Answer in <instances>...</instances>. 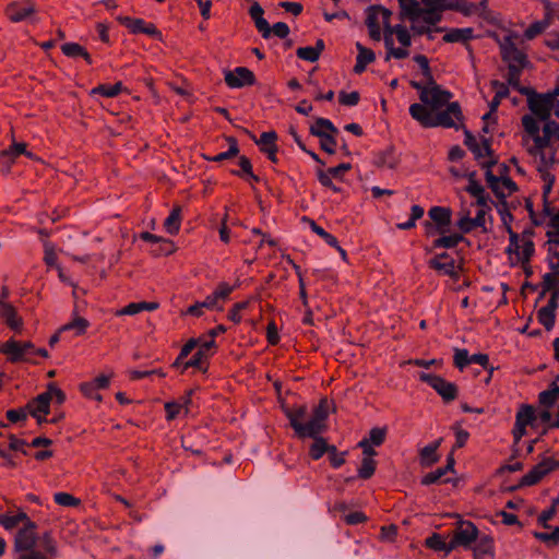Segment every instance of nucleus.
<instances>
[{
	"instance_id": "obj_24",
	"label": "nucleus",
	"mask_w": 559,
	"mask_h": 559,
	"mask_svg": "<svg viewBox=\"0 0 559 559\" xmlns=\"http://www.w3.org/2000/svg\"><path fill=\"white\" fill-rule=\"evenodd\" d=\"M263 9L258 3L254 2L249 10V14L251 19L254 21L257 29L261 33L263 38H269L271 36V26L267 21L263 17Z\"/></svg>"
},
{
	"instance_id": "obj_16",
	"label": "nucleus",
	"mask_w": 559,
	"mask_h": 559,
	"mask_svg": "<svg viewBox=\"0 0 559 559\" xmlns=\"http://www.w3.org/2000/svg\"><path fill=\"white\" fill-rule=\"evenodd\" d=\"M254 74L245 67H238L233 71L225 72V82L230 88H240L254 84Z\"/></svg>"
},
{
	"instance_id": "obj_6",
	"label": "nucleus",
	"mask_w": 559,
	"mask_h": 559,
	"mask_svg": "<svg viewBox=\"0 0 559 559\" xmlns=\"http://www.w3.org/2000/svg\"><path fill=\"white\" fill-rule=\"evenodd\" d=\"M432 223L426 222V234L432 236L436 234H445L449 231L452 212L449 207L433 206L428 212Z\"/></svg>"
},
{
	"instance_id": "obj_10",
	"label": "nucleus",
	"mask_w": 559,
	"mask_h": 559,
	"mask_svg": "<svg viewBox=\"0 0 559 559\" xmlns=\"http://www.w3.org/2000/svg\"><path fill=\"white\" fill-rule=\"evenodd\" d=\"M419 379L428 383L445 402H451L457 396V388L454 383L447 381L440 376L421 372Z\"/></svg>"
},
{
	"instance_id": "obj_54",
	"label": "nucleus",
	"mask_w": 559,
	"mask_h": 559,
	"mask_svg": "<svg viewBox=\"0 0 559 559\" xmlns=\"http://www.w3.org/2000/svg\"><path fill=\"white\" fill-rule=\"evenodd\" d=\"M548 26H549V22L548 21H537V22H534L524 32V37L527 40L534 39L536 36L542 34L543 32H545Z\"/></svg>"
},
{
	"instance_id": "obj_50",
	"label": "nucleus",
	"mask_w": 559,
	"mask_h": 559,
	"mask_svg": "<svg viewBox=\"0 0 559 559\" xmlns=\"http://www.w3.org/2000/svg\"><path fill=\"white\" fill-rule=\"evenodd\" d=\"M386 433V427H373L369 431V437L362 440L369 441L371 445L380 447L385 441Z\"/></svg>"
},
{
	"instance_id": "obj_13",
	"label": "nucleus",
	"mask_w": 559,
	"mask_h": 559,
	"mask_svg": "<svg viewBox=\"0 0 559 559\" xmlns=\"http://www.w3.org/2000/svg\"><path fill=\"white\" fill-rule=\"evenodd\" d=\"M198 350L194 353V355L186 361L182 365L181 372H185L188 368H198L202 372H205L207 370V359L210 357V350L214 347L215 341L213 340H206L201 341L198 340Z\"/></svg>"
},
{
	"instance_id": "obj_53",
	"label": "nucleus",
	"mask_w": 559,
	"mask_h": 559,
	"mask_svg": "<svg viewBox=\"0 0 559 559\" xmlns=\"http://www.w3.org/2000/svg\"><path fill=\"white\" fill-rule=\"evenodd\" d=\"M376 461L371 457H362L361 465L358 468V476L362 479L370 478L376 471Z\"/></svg>"
},
{
	"instance_id": "obj_27",
	"label": "nucleus",
	"mask_w": 559,
	"mask_h": 559,
	"mask_svg": "<svg viewBox=\"0 0 559 559\" xmlns=\"http://www.w3.org/2000/svg\"><path fill=\"white\" fill-rule=\"evenodd\" d=\"M429 266L443 275H448L452 278L457 280L460 276V267L456 266L454 259L441 261L439 259H431L428 262Z\"/></svg>"
},
{
	"instance_id": "obj_12",
	"label": "nucleus",
	"mask_w": 559,
	"mask_h": 559,
	"mask_svg": "<svg viewBox=\"0 0 559 559\" xmlns=\"http://www.w3.org/2000/svg\"><path fill=\"white\" fill-rule=\"evenodd\" d=\"M463 126V114L457 102L449 103L442 111L435 115V127L455 128Z\"/></svg>"
},
{
	"instance_id": "obj_58",
	"label": "nucleus",
	"mask_w": 559,
	"mask_h": 559,
	"mask_svg": "<svg viewBox=\"0 0 559 559\" xmlns=\"http://www.w3.org/2000/svg\"><path fill=\"white\" fill-rule=\"evenodd\" d=\"M414 61L420 67L423 75L428 83H433V76L429 67V61L424 55H416Z\"/></svg>"
},
{
	"instance_id": "obj_26",
	"label": "nucleus",
	"mask_w": 559,
	"mask_h": 559,
	"mask_svg": "<svg viewBox=\"0 0 559 559\" xmlns=\"http://www.w3.org/2000/svg\"><path fill=\"white\" fill-rule=\"evenodd\" d=\"M356 48L358 50V55L356 58V64L354 67V72L357 74L362 73L366 70V67L373 62L376 59L374 52L362 46L360 43H356Z\"/></svg>"
},
{
	"instance_id": "obj_45",
	"label": "nucleus",
	"mask_w": 559,
	"mask_h": 559,
	"mask_svg": "<svg viewBox=\"0 0 559 559\" xmlns=\"http://www.w3.org/2000/svg\"><path fill=\"white\" fill-rule=\"evenodd\" d=\"M535 419V411L531 405H521L515 416L518 426L527 427Z\"/></svg>"
},
{
	"instance_id": "obj_22",
	"label": "nucleus",
	"mask_w": 559,
	"mask_h": 559,
	"mask_svg": "<svg viewBox=\"0 0 559 559\" xmlns=\"http://www.w3.org/2000/svg\"><path fill=\"white\" fill-rule=\"evenodd\" d=\"M437 10L442 14L445 10H454L463 13L464 15L474 14L476 7L466 0H436Z\"/></svg>"
},
{
	"instance_id": "obj_34",
	"label": "nucleus",
	"mask_w": 559,
	"mask_h": 559,
	"mask_svg": "<svg viewBox=\"0 0 559 559\" xmlns=\"http://www.w3.org/2000/svg\"><path fill=\"white\" fill-rule=\"evenodd\" d=\"M390 33V37L396 36L397 41L403 47H409L412 45V36L411 32L403 24L390 25L386 32H384L383 36H386Z\"/></svg>"
},
{
	"instance_id": "obj_37",
	"label": "nucleus",
	"mask_w": 559,
	"mask_h": 559,
	"mask_svg": "<svg viewBox=\"0 0 559 559\" xmlns=\"http://www.w3.org/2000/svg\"><path fill=\"white\" fill-rule=\"evenodd\" d=\"M26 153V144L25 143H14L8 150H3L0 152V162L8 166L14 162L15 157L20 154Z\"/></svg>"
},
{
	"instance_id": "obj_47",
	"label": "nucleus",
	"mask_w": 559,
	"mask_h": 559,
	"mask_svg": "<svg viewBox=\"0 0 559 559\" xmlns=\"http://www.w3.org/2000/svg\"><path fill=\"white\" fill-rule=\"evenodd\" d=\"M507 231L509 234V246L506 248V253L509 257V260L513 258V254L520 249L522 239H523V233L521 235L516 234L512 230L511 225L507 226Z\"/></svg>"
},
{
	"instance_id": "obj_23",
	"label": "nucleus",
	"mask_w": 559,
	"mask_h": 559,
	"mask_svg": "<svg viewBox=\"0 0 559 559\" xmlns=\"http://www.w3.org/2000/svg\"><path fill=\"white\" fill-rule=\"evenodd\" d=\"M35 12L34 4L31 2H13L7 7L5 13L12 22H21Z\"/></svg>"
},
{
	"instance_id": "obj_2",
	"label": "nucleus",
	"mask_w": 559,
	"mask_h": 559,
	"mask_svg": "<svg viewBox=\"0 0 559 559\" xmlns=\"http://www.w3.org/2000/svg\"><path fill=\"white\" fill-rule=\"evenodd\" d=\"M330 403L326 399H321L319 404L313 408L310 419L304 423L308 413L306 405H299L285 409V415L289 419V424L295 433L299 438H312L313 443L310 447L309 454L313 460L321 459L329 444L320 435L326 430V419L329 416Z\"/></svg>"
},
{
	"instance_id": "obj_55",
	"label": "nucleus",
	"mask_w": 559,
	"mask_h": 559,
	"mask_svg": "<svg viewBox=\"0 0 559 559\" xmlns=\"http://www.w3.org/2000/svg\"><path fill=\"white\" fill-rule=\"evenodd\" d=\"M41 542L44 547L43 554L50 559L55 558L57 556V545L49 532L43 534Z\"/></svg>"
},
{
	"instance_id": "obj_17",
	"label": "nucleus",
	"mask_w": 559,
	"mask_h": 559,
	"mask_svg": "<svg viewBox=\"0 0 559 559\" xmlns=\"http://www.w3.org/2000/svg\"><path fill=\"white\" fill-rule=\"evenodd\" d=\"M551 459L545 457L536 464L527 474H525L521 481V486H532L537 484L544 476L552 471Z\"/></svg>"
},
{
	"instance_id": "obj_11",
	"label": "nucleus",
	"mask_w": 559,
	"mask_h": 559,
	"mask_svg": "<svg viewBox=\"0 0 559 559\" xmlns=\"http://www.w3.org/2000/svg\"><path fill=\"white\" fill-rule=\"evenodd\" d=\"M452 94L442 90L433 80L429 83V90L420 93V102L431 108L435 112L439 111L444 105L449 104Z\"/></svg>"
},
{
	"instance_id": "obj_29",
	"label": "nucleus",
	"mask_w": 559,
	"mask_h": 559,
	"mask_svg": "<svg viewBox=\"0 0 559 559\" xmlns=\"http://www.w3.org/2000/svg\"><path fill=\"white\" fill-rule=\"evenodd\" d=\"M156 301L131 302L116 312V316H134L141 311H154L158 309Z\"/></svg>"
},
{
	"instance_id": "obj_33",
	"label": "nucleus",
	"mask_w": 559,
	"mask_h": 559,
	"mask_svg": "<svg viewBox=\"0 0 559 559\" xmlns=\"http://www.w3.org/2000/svg\"><path fill=\"white\" fill-rule=\"evenodd\" d=\"M425 544L428 548L436 551H443L445 555H449L452 550L455 549L451 539L447 543L444 538L437 533H433L431 536H429Z\"/></svg>"
},
{
	"instance_id": "obj_30",
	"label": "nucleus",
	"mask_w": 559,
	"mask_h": 559,
	"mask_svg": "<svg viewBox=\"0 0 559 559\" xmlns=\"http://www.w3.org/2000/svg\"><path fill=\"white\" fill-rule=\"evenodd\" d=\"M324 41L322 39H318L316 41V46L313 47H299L296 51V55L301 60L316 62L320 58V55L324 50Z\"/></svg>"
},
{
	"instance_id": "obj_61",
	"label": "nucleus",
	"mask_w": 559,
	"mask_h": 559,
	"mask_svg": "<svg viewBox=\"0 0 559 559\" xmlns=\"http://www.w3.org/2000/svg\"><path fill=\"white\" fill-rule=\"evenodd\" d=\"M360 99V95L358 92L354 91L350 93H346L344 91L338 94V102L344 106H356Z\"/></svg>"
},
{
	"instance_id": "obj_25",
	"label": "nucleus",
	"mask_w": 559,
	"mask_h": 559,
	"mask_svg": "<svg viewBox=\"0 0 559 559\" xmlns=\"http://www.w3.org/2000/svg\"><path fill=\"white\" fill-rule=\"evenodd\" d=\"M50 402H51V392H45L37 397H35L33 401H31L26 408L28 409L29 414L32 416H37V414L47 415L50 409Z\"/></svg>"
},
{
	"instance_id": "obj_48",
	"label": "nucleus",
	"mask_w": 559,
	"mask_h": 559,
	"mask_svg": "<svg viewBox=\"0 0 559 559\" xmlns=\"http://www.w3.org/2000/svg\"><path fill=\"white\" fill-rule=\"evenodd\" d=\"M463 239V236L459 234L442 236L433 241V248L451 249L456 247Z\"/></svg>"
},
{
	"instance_id": "obj_59",
	"label": "nucleus",
	"mask_w": 559,
	"mask_h": 559,
	"mask_svg": "<svg viewBox=\"0 0 559 559\" xmlns=\"http://www.w3.org/2000/svg\"><path fill=\"white\" fill-rule=\"evenodd\" d=\"M55 502L62 507H76L80 500L68 492H57L53 496Z\"/></svg>"
},
{
	"instance_id": "obj_44",
	"label": "nucleus",
	"mask_w": 559,
	"mask_h": 559,
	"mask_svg": "<svg viewBox=\"0 0 559 559\" xmlns=\"http://www.w3.org/2000/svg\"><path fill=\"white\" fill-rule=\"evenodd\" d=\"M472 28H452L443 36V40L445 43H465L472 38Z\"/></svg>"
},
{
	"instance_id": "obj_8",
	"label": "nucleus",
	"mask_w": 559,
	"mask_h": 559,
	"mask_svg": "<svg viewBox=\"0 0 559 559\" xmlns=\"http://www.w3.org/2000/svg\"><path fill=\"white\" fill-rule=\"evenodd\" d=\"M37 525L32 520L20 528L14 537L13 549L15 552L23 554L31 550H36L35 545L37 542Z\"/></svg>"
},
{
	"instance_id": "obj_9",
	"label": "nucleus",
	"mask_w": 559,
	"mask_h": 559,
	"mask_svg": "<svg viewBox=\"0 0 559 559\" xmlns=\"http://www.w3.org/2000/svg\"><path fill=\"white\" fill-rule=\"evenodd\" d=\"M478 537V528L471 521L459 520L453 531L451 540L454 548H468Z\"/></svg>"
},
{
	"instance_id": "obj_20",
	"label": "nucleus",
	"mask_w": 559,
	"mask_h": 559,
	"mask_svg": "<svg viewBox=\"0 0 559 559\" xmlns=\"http://www.w3.org/2000/svg\"><path fill=\"white\" fill-rule=\"evenodd\" d=\"M0 319L15 332H21L23 329V319L17 314L16 308L12 304H1Z\"/></svg>"
},
{
	"instance_id": "obj_62",
	"label": "nucleus",
	"mask_w": 559,
	"mask_h": 559,
	"mask_svg": "<svg viewBox=\"0 0 559 559\" xmlns=\"http://www.w3.org/2000/svg\"><path fill=\"white\" fill-rule=\"evenodd\" d=\"M377 163L379 166L394 168L397 164V160L394 156L393 150H386L382 155L379 156V159Z\"/></svg>"
},
{
	"instance_id": "obj_56",
	"label": "nucleus",
	"mask_w": 559,
	"mask_h": 559,
	"mask_svg": "<svg viewBox=\"0 0 559 559\" xmlns=\"http://www.w3.org/2000/svg\"><path fill=\"white\" fill-rule=\"evenodd\" d=\"M229 148L211 158L213 162H222L235 157L239 153L238 143L235 138H228Z\"/></svg>"
},
{
	"instance_id": "obj_28",
	"label": "nucleus",
	"mask_w": 559,
	"mask_h": 559,
	"mask_svg": "<svg viewBox=\"0 0 559 559\" xmlns=\"http://www.w3.org/2000/svg\"><path fill=\"white\" fill-rule=\"evenodd\" d=\"M556 307V301L550 299L548 304L542 307L537 312L539 323L543 324L547 331H550L555 325Z\"/></svg>"
},
{
	"instance_id": "obj_38",
	"label": "nucleus",
	"mask_w": 559,
	"mask_h": 559,
	"mask_svg": "<svg viewBox=\"0 0 559 559\" xmlns=\"http://www.w3.org/2000/svg\"><path fill=\"white\" fill-rule=\"evenodd\" d=\"M399 4L401 8L400 15L402 20L417 17L420 13L421 7L417 0H399Z\"/></svg>"
},
{
	"instance_id": "obj_3",
	"label": "nucleus",
	"mask_w": 559,
	"mask_h": 559,
	"mask_svg": "<svg viewBox=\"0 0 559 559\" xmlns=\"http://www.w3.org/2000/svg\"><path fill=\"white\" fill-rule=\"evenodd\" d=\"M518 35L512 33L504 36L499 41L501 57L508 63V84L521 93H525L524 87L520 85V76L522 70L528 64L526 55L515 45Z\"/></svg>"
},
{
	"instance_id": "obj_14",
	"label": "nucleus",
	"mask_w": 559,
	"mask_h": 559,
	"mask_svg": "<svg viewBox=\"0 0 559 559\" xmlns=\"http://www.w3.org/2000/svg\"><path fill=\"white\" fill-rule=\"evenodd\" d=\"M532 235H533V233L531 230L523 231V239H522L521 247L513 254V258L510 259L511 265L514 266V265L520 264L525 270L527 275L530 274L527 272V266L530 265L531 259L535 252V246L532 240Z\"/></svg>"
},
{
	"instance_id": "obj_63",
	"label": "nucleus",
	"mask_w": 559,
	"mask_h": 559,
	"mask_svg": "<svg viewBox=\"0 0 559 559\" xmlns=\"http://www.w3.org/2000/svg\"><path fill=\"white\" fill-rule=\"evenodd\" d=\"M447 474V468L439 467L433 472L428 473L421 479V484L425 486L437 483L441 477Z\"/></svg>"
},
{
	"instance_id": "obj_64",
	"label": "nucleus",
	"mask_w": 559,
	"mask_h": 559,
	"mask_svg": "<svg viewBox=\"0 0 559 559\" xmlns=\"http://www.w3.org/2000/svg\"><path fill=\"white\" fill-rule=\"evenodd\" d=\"M472 197L485 192L484 187L475 179V173L468 175V185L465 189Z\"/></svg>"
},
{
	"instance_id": "obj_7",
	"label": "nucleus",
	"mask_w": 559,
	"mask_h": 559,
	"mask_svg": "<svg viewBox=\"0 0 559 559\" xmlns=\"http://www.w3.org/2000/svg\"><path fill=\"white\" fill-rule=\"evenodd\" d=\"M2 354L8 356L10 362L29 361L31 356L35 355V346L31 342L10 338L2 344Z\"/></svg>"
},
{
	"instance_id": "obj_49",
	"label": "nucleus",
	"mask_w": 559,
	"mask_h": 559,
	"mask_svg": "<svg viewBox=\"0 0 559 559\" xmlns=\"http://www.w3.org/2000/svg\"><path fill=\"white\" fill-rule=\"evenodd\" d=\"M122 90V83L117 82L114 85L102 84L92 90V94H99L105 97H115Z\"/></svg>"
},
{
	"instance_id": "obj_40",
	"label": "nucleus",
	"mask_w": 559,
	"mask_h": 559,
	"mask_svg": "<svg viewBox=\"0 0 559 559\" xmlns=\"http://www.w3.org/2000/svg\"><path fill=\"white\" fill-rule=\"evenodd\" d=\"M181 226V207L175 206L168 217L164 222L166 231L170 235L178 234Z\"/></svg>"
},
{
	"instance_id": "obj_51",
	"label": "nucleus",
	"mask_w": 559,
	"mask_h": 559,
	"mask_svg": "<svg viewBox=\"0 0 559 559\" xmlns=\"http://www.w3.org/2000/svg\"><path fill=\"white\" fill-rule=\"evenodd\" d=\"M231 292L233 287L229 286L227 283H219L215 292L212 295L207 296L206 305H216L218 299L227 298Z\"/></svg>"
},
{
	"instance_id": "obj_15",
	"label": "nucleus",
	"mask_w": 559,
	"mask_h": 559,
	"mask_svg": "<svg viewBox=\"0 0 559 559\" xmlns=\"http://www.w3.org/2000/svg\"><path fill=\"white\" fill-rule=\"evenodd\" d=\"M117 21L126 26L132 34H146L159 40L163 39L162 33L153 23H146L142 19H133L130 16H117Z\"/></svg>"
},
{
	"instance_id": "obj_19",
	"label": "nucleus",
	"mask_w": 559,
	"mask_h": 559,
	"mask_svg": "<svg viewBox=\"0 0 559 559\" xmlns=\"http://www.w3.org/2000/svg\"><path fill=\"white\" fill-rule=\"evenodd\" d=\"M409 114L413 119L419 122L425 128L435 127V115L436 112L424 103L412 104L409 107Z\"/></svg>"
},
{
	"instance_id": "obj_32",
	"label": "nucleus",
	"mask_w": 559,
	"mask_h": 559,
	"mask_svg": "<svg viewBox=\"0 0 559 559\" xmlns=\"http://www.w3.org/2000/svg\"><path fill=\"white\" fill-rule=\"evenodd\" d=\"M441 441L442 439H439L435 442L429 443L428 445L420 450V464L423 466L429 467L439 461L437 450L440 447Z\"/></svg>"
},
{
	"instance_id": "obj_35",
	"label": "nucleus",
	"mask_w": 559,
	"mask_h": 559,
	"mask_svg": "<svg viewBox=\"0 0 559 559\" xmlns=\"http://www.w3.org/2000/svg\"><path fill=\"white\" fill-rule=\"evenodd\" d=\"M338 130L334 124L325 118H318L316 123L310 127V133L318 138H323L330 133H337Z\"/></svg>"
},
{
	"instance_id": "obj_41",
	"label": "nucleus",
	"mask_w": 559,
	"mask_h": 559,
	"mask_svg": "<svg viewBox=\"0 0 559 559\" xmlns=\"http://www.w3.org/2000/svg\"><path fill=\"white\" fill-rule=\"evenodd\" d=\"M190 394L188 396L182 397V402H167L165 404L166 418L168 420H173L180 414L182 409L188 413V404L190 403Z\"/></svg>"
},
{
	"instance_id": "obj_21",
	"label": "nucleus",
	"mask_w": 559,
	"mask_h": 559,
	"mask_svg": "<svg viewBox=\"0 0 559 559\" xmlns=\"http://www.w3.org/2000/svg\"><path fill=\"white\" fill-rule=\"evenodd\" d=\"M251 138L260 146L261 151L264 152L273 163L277 162V146L275 143L277 135L274 131L263 132L260 135L259 140H257L254 135H252Z\"/></svg>"
},
{
	"instance_id": "obj_43",
	"label": "nucleus",
	"mask_w": 559,
	"mask_h": 559,
	"mask_svg": "<svg viewBox=\"0 0 559 559\" xmlns=\"http://www.w3.org/2000/svg\"><path fill=\"white\" fill-rule=\"evenodd\" d=\"M88 326L90 322L85 318L74 314L72 321L63 324L59 329V332L73 330L75 332V335H83L88 329Z\"/></svg>"
},
{
	"instance_id": "obj_18",
	"label": "nucleus",
	"mask_w": 559,
	"mask_h": 559,
	"mask_svg": "<svg viewBox=\"0 0 559 559\" xmlns=\"http://www.w3.org/2000/svg\"><path fill=\"white\" fill-rule=\"evenodd\" d=\"M464 144L475 155V158L480 160L491 155L490 143L488 139H483L481 143H478L476 138L468 131L464 130Z\"/></svg>"
},
{
	"instance_id": "obj_42",
	"label": "nucleus",
	"mask_w": 559,
	"mask_h": 559,
	"mask_svg": "<svg viewBox=\"0 0 559 559\" xmlns=\"http://www.w3.org/2000/svg\"><path fill=\"white\" fill-rule=\"evenodd\" d=\"M418 19H420L425 24L430 27H435L441 20L442 14L437 7H425L420 9V13L418 14Z\"/></svg>"
},
{
	"instance_id": "obj_4",
	"label": "nucleus",
	"mask_w": 559,
	"mask_h": 559,
	"mask_svg": "<svg viewBox=\"0 0 559 559\" xmlns=\"http://www.w3.org/2000/svg\"><path fill=\"white\" fill-rule=\"evenodd\" d=\"M392 12L381 5H370L366 10V25L371 39L379 41L382 38L381 29L383 33L390 27Z\"/></svg>"
},
{
	"instance_id": "obj_60",
	"label": "nucleus",
	"mask_w": 559,
	"mask_h": 559,
	"mask_svg": "<svg viewBox=\"0 0 559 559\" xmlns=\"http://www.w3.org/2000/svg\"><path fill=\"white\" fill-rule=\"evenodd\" d=\"M471 356L468 355V352L467 349H460V348H456L455 352H454V365L455 367H457L460 370H462L463 368H465L467 365L471 364Z\"/></svg>"
},
{
	"instance_id": "obj_39",
	"label": "nucleus",
	"mask_w": 559,
	"mask_h": 559,
	"mask_svg": "<svg viewBox=\"0 0 559 559\" xmlns=\"http://www.w3.org/2000/svg\"><path fill=\"white\" fill-rule=\"evenodd\" d=\"M27 520H31L28 515L20 511L16 514H2L0 515V524L8 531L15 528L20 523L25 525Z\"/></svg>"
},
{
	"instance_id": "obj_31",
	"label": "nucleus",
	"mask_w": 559,
	"mask_h": 559,
	"mask_svg": "<svg viewBox=\"0 0 559 559\" xmlns=\"http://www.w3.org/2000/svg\"><path fill=\"white\" fill-rule=\"evenodd\" d=\"M384 46L386 49L385 61H389L391 58L394 59H405L409 56L408 47H395L394 39L390 37V33L386 36H383Z\"/></svg>"
},
{
	"instance_id": "obj_52",
	"label": "nucleus",
	"mask_w": 559,
	"mask_h": 559,
	"mask_svg": "<svg viewBox=\"0 0 559 559\" xmlns=\"http://www.w3.org/2000/svg\"><path fill=\"white\" fill-rule=\"evenodd\" d=\"M199 341L191 338L181 348L179 356L176 358V360L173 364V367L175 368H181L182 365L186 362L183 359L188 357V355L197 347Z\"/></svg>"
},
{
	"instance_id": "obj_1",
	"label": "nucleus",
	"mask_w": 559,
	"mask_h": 559,
	"mask_svg": "<svg viewBox=\"0 0 559 559\" xmlns=\"http://www.w3.org/2000/svg\"><path fill=\"white\" fill-rule=\"evenodd\" d=\"M523 93L527 95V105L533 115L522 117V126L527 134L523 138L526 152L544 181L543 195L546 200L550 193L555 175L552 170L559 164L557 153L559 150V123L550 120L555 107H559V100L551 95L535 92Z\"/></svg>"
},
{
	"instance_id": "obj_36",
	"label": "nucleus",
	"mask_w": 559,
	"mask_h": 559,
	"mask_svg": "<svg viewBox=\"0 0 559 559\" xmlns=\"http://www.w3.org/2000/svg\"><path fill=\"white\" fill-rule=\"evenodd\" d=\"M61 51L63 52V55H66L67 57H70V58H76V57H82L84 58V60L91 64L92 63V58H91V55L87 52V50L81 46L80 44H76V43H66L61 46Z\"/></svg>"
},
{
	"instance_id": "obj_5",
	"label": "nucleus",
	"mask_w": 559,
	"mask_h": 559,
	"mask_svg": "<svg viewBox=\"0 0 559 559\" xmlns=\"http://www.w3.org/2000/svg\"><path fill=\"white\" fill-rule=\"evenodd\" d=\"M496 164L495 159L480 162V165L486 168V181L489 188L498 198H506L515 192L518 187L511 178L492 174L491 167Z\"/></svg>"
},
{
	"instance_id": "obj_57",
	"label": "nucleus",
	"mask_w": 559,
	"mask_h": 559,
	"mask_svg": "<svg viewBox=\"0 0 559 559\" xmlns=\"http://www.w3.org/2000/svg\"><path fill=\"white\" fill-rule=\"evenodd\" d=\"M456 226L462 233L465 234L477 228V226L474 225V219L469 217V213L467 211L460 212V219L457 221Z\"/></svg>"
},
{
	"instance_id": "obj_46",
	"label": "nucleus",
	"mask_w": 559,
	"mask_h": 559,
	"mask_svg": "<svg viewBox=\"0 0 559 559\" xmlns=\"http://www.w3.org/2000/svg\"><path fill=\"white\" fill-rule=\"evenodd\" d=\"M304 222H307L313 233L320 236L328 245L332 247H337V239L325 231L321 226H319L313 219L308 218L306 216L302 217Z\"/></svg>"
}]
</instances>
